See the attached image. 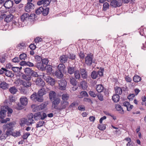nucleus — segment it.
Returning a JSON list of instances; mask_svg holds the SVG:
<instances>
[{
    "instance_id": "1",
    "label": "nucleus",
    "mask_w": 146,
    "mask_h": 146,
    "mask_svg": "<svg viewBox=\"0 0 146 146\" xmlns=\"http://www.w3.org/2000/svg\"><path fill=\"white\" fill-rule=\"evenodd\" d=\"M7 111L8 116L9 114H11L13 112L12 110L9 108L8 106H1L0 109V118H1L3 119L5 117L6 113Z\"/></svg>"
},
{
    "instance_id": "2",
    "label": "nucleus",
    "mask_w": 146,
    "mask_h": 146,
    "mask_svg": "<svg viewBox=\"0 0 146 146\" xmlns=\"http://www.w3.org/2000/svg\"><path fill=\"white\" fill-rule=\"evenodd\" d=\"M31 99L35 101L42 102L43 99V97L40 96L38 93H34L30 96Z\"/></svg>"
},
{
    "instance_id": "3",
    "label": "nucleus",
    "mask_w": 146,
    "mask_h": 146,
    "mask_svg": "<svg viewBox=\"0 0 146 146\" xmlns=\"http://www.w3.org/2000/svg\"><path fill=\"white\" fill-rule=\"evenodd\" d=\"M36 15L35 14H31L30 16L28 13H24L21 16V20L23 23L24 24L26 23L29 21V18L30 17H35Z\"/></svg>"
},
{
    "instance_id": "4",
    "label": "nucleus",
    "mask_w": 146,
    "mask_h": 146,
    "mask_svg": "<svg viewBox=\"0 0 146 146\" xmlns=\"http://www.w3.org/2000/svg\"><path fill=\"white\" fill-rule=\"evenodd\" d=\"M93 55L92 54L90 53L88 54L85 58V62L86 64L88 66H90L92 63L94 62L93 60Z\"/></svg>"
},
{
    "instance_id": "5",
    "label": "nucleus",
    "mask_w": 146,
    "mask_h": 146,
    "mask_svg": "<svg viewBox=\"0 0 146 146\" xmlns=\"http://www.w3.org/2000/svg\"><path fill=\"white\" fill-rule=\"evenodd\" d=\"M51 101L52 102V107L55 109L57 110L58 107V105L60 102V99L58 97H57Z\"/></svg>"
},
{
    "instance_id": "6",
    "label": "nucleus",
    "mask_w": 146,
    "mask_h": 146,
    "mask_svg": "<svg viewBox=\"0 0 146 146\" xmlns=\"http://www.w3.org/2000/svg\"><path fill=\"white\" fill-rule=\"evenodd\" d=\"M69 105V103L67 101H62L60 106L58 107L57 110L61 111L65 109Z\"/></svg>"
},
{
    "instance_id": "7",
    "label": "nucleus",
    "mask_w": 146,
    "mask_h": 146,
    "mask_svg": "<svg viewBox=\"0 0 146 146\" xmlns=\"http://www.w3.org/2000/svg\"><path fill=\"white\" fill-rule=\"evenodd\" d=\"M59 89L61 90H64L67 85L66 82L64 80H60L58 82Z\"/></svg>"
},
{
    "instance_id": "8",
    "label": "nucleus",
    "mask_w": 146,
    "mask_h": 146,
    "mask_svg": "<svg viewBox=\"0 0 146 146\" xmlns=\"http://www.w3.org/2000/svg\"><path fill=\"white\" fill-rule=\"evenodd\" d=\"M34 7V5L33 4L30 2H28L25 7V10L26 12H29L33 10Z\"/></svg>"
},
{
    "instance_id": "9",
    "label": "nucleus",
    "mask_w": 146,
    "mask_h": 146,
    "mask_svg": "<svg viewBox=\"0 0 146 146\" xmlns=\"http://www.w3.org/2000/svg\"><path fill=\"white\" fill-rule=\"evenodd\" d=\"M33 82L36 85L42 87H44L45 85L44 82L40 78H37Z\"/></svg>"
},
{
    "instance_id": "10",
    "label": "nucleus",
    "mask_w": 146,
    "mask_h": 146,
    "mask_svg": "<svg viewBox=\"0 0 146 146\" xmlns=\"http://www.w3.org/2000/svg\"><path fill=\"white\" fill-rule=\"evenodd\" d=\"M13 123L12 122L4 125L3 127V131H5L6 130H11L13 129V128L14 126Z\"/></svg>"
},
{
    "instance_id": "11",
    "label": "nucleus",
    "mask_w": 146,
    "mask_h": 146,
    "mask_svg": "<svg viewBox=\"0 0 146 146\" xmlns=\"http://www.w3.org/2000/svg\"><path fill=\"white\" fill-rule=\"evenodd\" d=\"M34 115L32 113L30 114L28 116V119H27V125H29L34 123V120L33 119Z\"/></svg>"
},
{
    "instance_id": "12",
    "label": "nucleus",
    "mask_w": 146,
    "mask_h": 146,
    "mask_svg": "<svg viewBox=\"0 0 146 146\" xmlns=\"http://www.w3.org/2000/svg\"><path fill=\"white\" fill-rule=\"evenodd\" d=\"M19 82L21 85H23V86L25 87H29L31 85V81L20 80H19Z\"/></svg>"
},
{
    "instance_id": "13",
    "label": "nucleus",
    "mask_w": 146,
    "mask_h": 146,
    "mask_svg": "<svg viewBox=\"0 0 146 146\" xmlns=\"http://www.w3.org/2000/svg\"><path fill=\"white\" fill-rule=\"evenodd\" d=\"M46 81L48 84L51 86H53L55 84V80L54 79L50 76H48L46 77Z\"/></svg>"
},
{
    "instance_id": "14",
    "label": "nucleus",
    "mask_w": 146,
    "mask_h": 146,
    "mask_svg": "<svg viewBox=\"0 0 146 146\" xmlns=\"http://www.w3.org/2000/svg\"><path fill=\"white\" fill-rule=\"evenodd\" d=\"M5 17L4 20L6 22L9 23L11 21L13 18V15L12 14H9L7 15H4Z\"/></svg>"
},
{
    "instance_id": "15",
    "label": "nucleus",
    "mask_w": 146,
    "mask_h": 146,
    "mask_svg": "<svg viewBox=\"0 0 146 146\" xmlns=\"http://www.w3.org/2000/svg\"><path fill=\"white\" fill-rule=\"evenodd\" d=\"M13 4V2L10 0H8L4 4V6L7 9H9L11 7Z\"/></svg>"
},
{
    "instance_id": "16",
    "label": "nucleus",
    "mask_w": 146,
    "mask_h": 146,
    "mask_svg": "<svg viewBox=\"0 0 146 146\" xmlns=\"http://www.w3.org/2000/svg\"><path fill=\"white\" fill-rule=\"evenodd\" d=\"M80 71L82 77L86 79L87 77V72L85 69L80 68Z\"/></svg>"
},
{
    "instance_id": "17",
    "label": "nucleus",
    "mask_w": 146,
    "mask_h": 146,
    "mask_svg": "<svg viewBox=\"0 0 146 146\" xmlns=\"http://www.w3.org/2000/svg\"><path fill=\"white\" fill-rule=\"evenodd\" d=\"M20 102L22 105L24 106H26L28 103V99L25 96H22L20 99Z\"/></svg>"
},
{
    "instance_id": "18",
    "label": "nucleus",
    "mask_w": 146,
    "mask_h": 146,
    "mask_svg": "<svg viewBox=\"0 0 146 146\" xmlns=\"http://www.w3.org/2000/svg\"><path fill=\"white\" fill-rule=\"evenodd\" d=\"M44 70H46L48 74H51L52 73V66L49 65H47L45 67Z\"/></svg>"
},
{
    "instance_id": "19",
    "label": "nucleus",
    "mask_w": 146,
    "mask_h": 146,
    "mask_svg": "<svg viewBox=\"0 0 146 146\" xmlns=\"http://www.w3.org/2000/svg\"><path fill=\"white\" fill-rule=\"evenodd\" d=\"M110 5L113 7H116L120 6L121 5V3L116 0H113L111 2Z\"/></svg>"
},
{
    "instance_id": "20",
    "label": "nucleus",
    "mask_w": 146,
    "mask_h": 146,
    "mask_svg": "<svg viewBox=\"0 0 146 146\" xmlns=\"http://www.w3.org/2000/svg\"><path fill=\"white\" fill-rule=\"evenodd\" d=\"M49 98L50 100H52L57 97L56 96V94L55 92L53 91H50L49 93Z\"/></svg>"
},
{
    "instance_id": "21",
    "label": "nucleus",
    "mask_w": 146,
    "mask_h": 146,
    "mask_svg": "<svg viewBox=\"0 0 146 146\" xmlns=\"http://www.w3.org/2000/svg\"><path fill=\"white\" fill-rule=\"evenodd\" d=\"M68 59V56L65 55H63L60 57V60L62 63L66 62Z\"/></svg>"
},
{
    "instance_id": "22",
    "label": "nucleus",
    "mask_w": 146,
    "mask_h": 146,
    "mask_svg": "<svg viewBox=\"0 0 146 146\" xmlns=\"http://www.w3.org/2000/svg\"><path fill=\"white\" fill-rule=\"evenodd\" d=\"M96 91L99 92H102L104 90V87L102 84H100L97 85L96 86Z\"/></svg>"
},
{
    "instance_id": "23",
    "label": "nucleus",
    "mask_w": 146,
    "mask_h": 146,
    "mask_svg": "<svg viewBox=\"0 0 146 146\" xmlns=\"http://www.w3.org/2000/svg\"><path fill=\"white\" fill-rule=\"evenodd\" d=\"M45 67V66H44L42 62L37 63L36 65V67L38 69L41 70H44Z\"/></svg>"
},
{
    "instance_id": "24",
    "label": "nucleus",
    "mask_w": 146,
    "mask_h": 146,
    "mask_svg": "<svg viewBox=\"0 0 146 146\" xmlns=\"http://www.w3.org/2000/svg\"><path fill=\"white\" fill-rule=\"evenodd\" d=\"M62 72H63L57 70L55 72V74L57 78H62L63 76Z\"/></svg>"
},
{
    "instance_id": "25",
    "label": "nucleus",
    "mask_w": 146,
    "mask_h": 146,
    "mask_svg": "<svg viewBox=\"0 0 146 146\" xmlns=\"http://www.w3.org/2000/svg\"><path fill=\"white\" fill-rule=\"evenodd\" d=\"M115 108L116 110L120 113L123 114L124 113V111L121 106L119 105H117L115 106Z\"/></svg>"
},
{
    "instance_id": "26",
    "label": "nucleus",
    "mask_w": 146,
    "mask_h": 146,
    "mask_svg": "<svg viewBox=\"0 0 146 146\" xmlns=\"http://www.w3.org/2000/svg\"><path fill=\"white\" fill-rule=\"evenodd\" d=\"M88 95L86 92L85 91H82L80 92V94L78 95V97L80 98H82L84 97H88Z\"/></svg>"
},
{
    "instance_id": "27",
    "label": "nucleus",
    "mask_w": 146,
    "mask_h": 146,
    "mask_svg": "<svg viewBox=\"0 0 146 146\" xmlns=\"http://www.w3.org/2000/svg\"><path fill=\"white\" fill-rule=\"evenodd\" d=\"M25 47V43L23 42L18 44L17 46V48L18 49L21 50L24 49Z\"/></svg>"
},
{
    "instance_id": "28",
    "label": "nucleus",
    "mask_w": 146,
    "mask_h": 146,
    "mask_svg": "<svg viewBox=\"0 0 146 146\" xmlns=\"http://www.w3.org/2000/svg\"><path fill=\"white\" fill-rule=\"evenodd\" d=\"M115 90L116 94L118 95L121 94L122 93V89L119 87H116L115 88Z\"/></svg>"
},
{
    "instance_id": "29",
    "label": "nucleus",
    "mask_w": 146,
    "mask_h": 146,
    "mask_svg": "<svg viewBox=\"0 0 146 146\" xmlns=\"http://www.w3.org/2000/svg\"><path fill=\"white\" fill-rule=\"evenodd\" d=\"M0 87L3 89H5L9 87L8 84L4 82L0 84Z\"/></svg>"
},
{
    "instance_id": "30",
    "label": "nucleus",
    "mask_w": 146,
    "mask_h": 146,
    "mask_svg": "<svg viewBox=\"0 0 146 146\" xmlns=\"http://www.w3.org/2000/svg\"><path fill=\"white\" fill-rule=\"evenodd\" d=\"M70 83L73 86H76L77 84V81L75 78L72 77H70L69 78Z\"/></svg>"
},
{
    "instance_id": "31",
    "label": "nucleus",
    "mask_w": 146,
    "mask_h": 146,
    "mask_svg": "<svg viewBox=\"0 0 146 146\" xmlns=\"http://www.w3.org/2000/svg\"><path fill=\"white\" fill-rule=\"evenodd\" d=\"M119 98L118 95L115 94L112 96V99L114 102H117L119 101Z\"/></svg>"
},
{
    "instance_id": "32",
    "label": "nucleus",
    "mask_w": 146,
    "mask_h": 146,
    "mask_svg": "<svg viewBox=\"0 0 146 146\" xmlns=\"http://www.w3.org/2000/svg\"><path fill=\"white\" fill-rule=\"evenodd\" d=\"M38 93L42 97H43V96L46 93L44 88H43L40 89L38 91Z\"/></svg>"
},
{
    "instance_id": "33",
    "label": "nucleus",
    "mask_w": 146,
    "mask_h": 146,
    "mask_svg": "<svg viewBox=\"0 0 146 146\" xmlns=\"http://www.w3.org/2000/svg\"><path fill=\"white\" fill-rule=\"evenodd\" d=\"M5 75L8 77H12L14 76V74L12 73V72L7 70L6 69L5 72Z\"/></svg>"
},
{
    "instance_id": "34",
    "label": "nucleus",
    "mask_w": 146,
    "mask_h": 146,
    "mask_svg": "<svg viewBox=\"0 0 146 146\" xmlns=\"http://www.w3.org/2000/svg\"><path fill=\"white\" fill-rule=\"evenodd\" d=\"M65 66V65L62 64H60L57 67L58 70L64 72Z\"/></svg>"
},
{
    "instance_id": "35",
    "label": "nucleus",
    "mask_w": 146,
    "mask_h": 146,
    "mask_svg": "<svg viewBox=\"0 0 146 146\" xmlns=\"http://www.w3.org/2000/svg\"><path fill=\"white\" fill-rule=\"evenodd\" d=\"M34 117L35 120L38 119H41V114L40 112H38L35 114Z\"/></svg>"
},
{
    "instance_id": "36",
    "label": "nucleus",
    "mask_w": 146,
    "mask_h": 146,
    "mask_svg": "<svg viewBox=\"0 0 146 146\" xmlns=\"http://www.w3.org/2000/svg\"><path fill=\"white\" fill-rule=\"evenodd\" d=\"M27 119L25 118H22L20 120V124L21 126H23L25 125H27Z\"/></svg>"
},
{
    "instance_id": "37",
    "label": "nucleus",
    "mask_w": 146,
    "mask_h": 146,
    "mask_svg": "<svg viewBox=\"0 0 146 146\" xmlns=\"http://www.w3.org/2000/svg\"><path fill=\"white\" fill-rule=\"evenodd\" d=\"M69 98V95L67 94H63L62 96V101H66Z\"/></svg>"
},
{
    "instance_id": "38",
    "label": "nucleus",
    "mask_w": 146,
    "mask_h": 146,
    "mask_svg": "<svg viewBox=\"0 0 146 146\" xmlns=\"http://www.w3.org/2000/svg\"><path fill=\"white\" fill-rule=\"evenodd\" d=\"M134 82H137L141 80V78L137 75H135L133 78Z\"/></svg>"
},
{
    "instance_id": "39",
    "label": "nucleus",
    "mask_w": 146,
    "mask_h": 146,
    "mask_svg": "<svg viewBox=\"0 0 146 146\" xmlns=\"http://www.w3.org/2000/svg\"><path fill=\"white\" fill-rule=\"evenodd\" d=\"M9 90L10 92L13 94H15L17 91V90L15 86H13L10 88H9Z\"/></svg>"
},
{
    "instance_id": "40",
    "label": "nucleus",
    "mask_w": 146,
    "mask_h": 146,
    "mask_svg": "<svg viewBox=\"0 0 146 146\" xmlns=\"http://www.w3.org/2000/svg\"><path fill=\"white\" fill-rule=\"evenodd\" d=\"M43 10L42 11V14L44 16L47 15L48 13L49 8H43Z\"/></svg>"
},
{
    "instance_id": "41",
    "label": "nucleus",
    "mask_w": 146,
    "mask_h": 146,
    "mask_svg": "<svg viewBox=\"0 0 146 146\" xmlns=\"http://www.w3.org/2000/svg\"><path fill=\"white\" fill-rule=\"evenodd\" d=\"M68 73L70 74H73L75 71L74 68L71 67H69L68 68Z\"/></svg>"
},
{
    "instance_id": "42",
    "label": "nucleus",
    "mask_w": 146,
    "mask_h": 146,
    "mask_svg": "<svg viewBox=\"0 0 146 146\" xmlns=\"http://www.w3.org/2000/svg\"><path fill=\"white\" fill-rule=\"evenodd\" d=\"M75 77L76 79H79L80 78V75L78 70H76L74 72Z\"/></svg>"
},
{
    "instance_id": "43",
    "label": "nucleus",
    "mask_w": 146,
    "mask_h": 146,
    "mask_svg": "<svg viewBox=\"0 0 146 146\" xmlns=\"http://www.w3.org/2000/svg\"><path fill=\"white\" fill-rule=\"evenodd\" d=\"M98 73L94 71H92V72L91 76L93 79H96L98 76Z\"/></svg>"
},
{
    "instance_id": "44",
    "label": "nucleus",
    "mask_w": 146,
    "mask_h": 146,
    "mask_svg": "<svg viewBox=\"0 0 146 146\" xmlns=\"http://www.w3.org/2000/svg\"><path fill=\"white\" fill-rule=\"evenodd\" d=\"M32 70L29 68H25L24 70V72L27 75H30Z\"/></svg>"
},
{
    "instance_id": "45",
    "label": "nucleus",
    "mask_w": 146,
    "mask_h": 146,
    "mask_svg": "<svg viewBox=\"0 0 146 146\" xmlns=\"http://www.w3.org/2000/svg\"><path fill=\"white\" fill-rule=\"evenodd\" d=\"M35 60L37 63L41 62L42 58L40 56L38 55H36L35 56Z\"/></svg>"
},
{
    "instance_id": "46",
    "label": "nucleus",
    "mask_w": 146,
    "mask_h": 146,
    "mask_svg": "<svg viewBox=\"0 0 146 146\" xmlns=\"http://www.w3.org/2000/svg\"><path fill=\"white\" fill-rule=\"evenodd\" d=\"M13 25L19 27H21L24 26V25L21 24L17 22V21H13Z\"/></svg>"
},
{
    "instance_id": "47",
    "label": "nucleus",
    "mask_w": 146,
    "mask_h": 146,
    "mask_svg": "<svg viewBox=\"0 0 146 146\" xmlns=\"http://www.w3.org/2000/svg\"><path fill=\"white\" fill-rule=\"evenodd\" d=\"M98 128L100 130H104L106 128L105 125L99 124L98 125Z\"/></svg>"
},
{
    "instance_id": "48",
    "label": "nucleus",
    "mask_w": 146,
    "mask_h": 146,
    "mask_svg": "<svg viewBox=\"0 0 146 146\" xmlns=\"http://www.w3.org/2000/svg\"><path fill=\"white\" fill-rule=\"evenodd\" d=\"M12 130L13 129L7 130L5 132V135L7 137L10 135H13V133H12Z\"/></svg>"
},
{
    "instance_id": "49",
    "label": "nucleus",
    "mask_w": 146,
    "mask_h": 146,
    "mask_svg": "<svg viewBox=\"0 0 146 146\" xmlns=\"http://www.w3.org/2000/svg\"><path fill=\"white\" fill-rule=\"evenodd\" d=\"M27 55L25 53L21 54L19 55L20 58L22 60H25L27 58Z\"/></svg>"
},
{
    "instance_id": "50",
    "label": "nucleus",
    "mask_w": 146,
    "mask_h": 146,
    "mask_svg": "<svg viewBox=\"0 0 146 146\" xmlns=\"http://www.w3.org/2000/svg\"><path fill=\"white\" fill-rule=\"evenodd\" d=\"M43 7H40L39 8H38L36 11V13L37 15H39L42 12V11L43 10Z\"/></svg>"
},
{
    "instance_id": "51",
    "label": "nucleus",
    "mask_w": 146,
    "mask_h": 146,
    "mask_svg": "<svg viewBox=\"0 0 146 146\" xmlns=\"http://www.w3.org/2000/svg\"><path fill=\"white\" fill-rule=\"evenodd\" d=\"M103 6V9L104 11H106L109 8V5L107 2H106L104 4Z\"/></svg>"
},
{
    "instance_id": "52",
    "label": "nucleus",
    "mask_w": 146,
    "mask_h": 146,
    "mask_svg": "<svg viewBox=\"0 0 146 146\" xmlns=\"http://www.w3.org/2000/svg\"><path fill=\"white\" fill-rule=\"evenodd\" d=\"M23 77L25 81H31V76L28 75H24L23 76Z\"/></svg>"
},
{
    "instance_id": "53",
    "label": "nucleus",
    "mask_w": 146,
    "mask_h": 146,
    "mask_svg": "<svg viewBox=\"0 0 146 146\" xmlns=\"http://www.w3.org/2000/svg\"><path fill=\"white\" fill-rule=\"evenodd\" d=\"M44 123V122L43 121H40L38 122L36 124V127L38 128L43 126Z\"/></svg>"
},
{
    "instance_id": "54",
    "label": "nucleus",
    "mask_w": 146,
    "mask_h": 146,
    "mask_svg": "<svg viewBox=\"0 0 146 146\" xmlns=\"http://www.w3.org/2000/svg\"><path fill=\"white\" fill-rule=\"evenodd\" d=\"M43 6L44 7H46L50 3L48 0H43Z\"/></svg>"
},
{
    "instance_id": "55",
    "label": "nucleus",
    "mask_w": 146,
    "mask_h": 146,
    "mask_svg": "<svg viewBox=\"0 0 146 146\" xmlns=\"http://www.w3.org/2000/svg\"><path fill=\"white\" fill-rule=\"evenodd\" d=\"M67 56L70 59L73 60L75 58V55L74 54L69 53L68 54Z\"/></svg>"
},
{
    "instance_id": "56",
    "label": "nucleus",
    "mask_w": 146,
    "mask_h": 146,
    "mask_svg": "<svg viewBox=\"0 0 146 146\" xmlns=\"http://www.w3.org/2000/svg\"><path fill=\"white\" fill-rule=\"evenodd\" d=\"M123 141L124 142V143H129L132 142L131 139L128 137L124 139L123 140Z\"/></svg>"
},
{
    "instance_id": "57",
    "label": "nucleus",
    "mask_w": 146,
    "mask_h": 146,
    "mask_svg": "<svg viewBox=\"0 0 146 146\" xmlns=\"http://www.w3.org/2000/svg\"><path fill=\"white\" fill-rule=\"evenodd\" d=\"M11 69L15 72H19L20 70L19 68L17 67H13Z\"/></svg>"
},
{
    "instance_id": "58",
    "label": "nucleus",
    "mask_w": 146,
    "mask_h": 146,
    "mask_svg": "<svg viewBox=\"0 0 146 146\" xmlns=\"http://www.w3.org/2000/svg\"><path fill=\"white\" fill-rule=\"evenodd\" d=\"M103 69L102 68H100L97 72L98 73V74L100 76H102L103 75Z\"/></svg>"
},
{
    "instance_id": "59",
    "label": "nucleus",
    "mask_w": 146,
    "mask_h": 146,
    "mask_svg": "<svg viewBox=\"0 0 146 146\" xmlns=\"http://www.w3.org/2000/svg\"><path fill=\"white\" fill-rule=\"evenodd\" d=\"M86 85V83L85 81H82L80 82L81 87L82 88H85Z\"/></svg>"
},
{
    "instance_id": "60",
    "label": "nucleus",
    "mask_w": 146,
    "mask_h": 146,
    "mask_svg": "<svg viewBox=\"0 0 146 146\" xmlns=\"http://www.w3.org/2000/svg\"><path fill=\"white\" fill-rule=\"evenodd\" d=\"M48 60L47 58L42 59L41 61L42 63L43 64L46 65L48 64Z\"/></svg>"
},
{
    "instance_id": "61",
    "label": "nucleus",
    "mask_w": 146,
    "mask_h": 146,
    "mask_svg": "<svg viewBox=\"0 0 146 146\" xmlns=\"http://www.w3.org/2000/svg\"><path fill=\"white\" fill-rule=\"evenodd\" d=\"M46 107L45 104H42L38 106V108L39 110H41L44 108Z\"/></svg>"
},
{
    "instance_id": "62",
    "label": "nucleus",
    "mask_w": 146,
    "mask_h": 146,
    "mask_svg": "<svg viewBox=\"0 0 146 146\" xmlns=\"http://www.w3.org/2000/svg\"><path fill=\"white\" fill-rule=\"evenodd\" d=\"M83 101L89 103H93L91 99L88 98H84L83 99Z\"/></svg>"
},
{
    "instance_id": "63",
    "label": "nucleus",
    "mask_w": 146,
    "mask_h": 146,
    "mask_svg": "<svg viewBox=\"0 0 146 146\" xmlns=\"http://www.w3.org/2000/svg\"><path fill=\"white\" fill-rule=\"evenodd\" d=\"M30 134L28 132H27L24 134L23 136V138L24 139H26L30 135Z\"/></svg>"
},
{
    "instance_id": "64",
    "label": "nucleus",
    "mask_w": 146,
    "mask_h": 146,
    "mask_svg": "<svg viewBox=\"0 0 146 146\" xmlns=\"http://www.w3.org/2000/svg\"><path fill=\"white\" fill-rule=\"evenodd\" d=\"M89 94L91 96L95 98L96 96V94L95 92L92 91H90L89 92Z\"/></svg>"
}]
</instances>
